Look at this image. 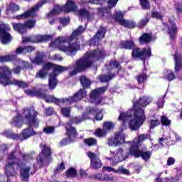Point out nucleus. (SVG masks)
Instances as JSON below:
<instances>
[{"mask_svg": "<svg viewBox=\"0 0 182 182\" xmlns=\"http://www.w3.org/2000/svg\"><path fill=\"white\" fill-rule=\"evenodd\" d=\"M153 100L150 97H142L136 102L134 103V109H129L127 112H120L119 120H122L124 123L130 119L129 127L131 130H137L140 129L146 120L144 109Z\"/></svg>", "mask_w": 182, "mask_h": 182, "instance_id": "nucleus-1", "label": "nucleus"}, {"mask_svg": "<svg viewBox=\"0 0 182 182\" xmlns=\"http://www.w3.org/2000/svg\"><path fill=\"white\" fill-rule=\"evenodd\" d=\"M84 32L85 28L80 26L70 36L58 37L50 45L52 48H58L59 50L69 53L70 56H75L76 52L80 50V39Z\"/></svg>", "mask_w": 182, "mask_h": 182, "instance_id": "nucleus-2", "label": "nucleus"}, {"mask_svg": "<svg viewBox=\"0 0 182 182\" xmlns=\"http://www.w3.org/2000/svg\"><path fill=\"white\" fill-rule=\"evenodd\" d=\"M26 93L28 96L41 97L46 103H54V105H57L58 106H62V105L63 106H68V105H72V103L80 102L82 99H85L87 96V92L84 88L80 89L73 96L68 98H57L55 95H48L46 94V91H43V90L38 87L34 88L33 90H26Z\"/></svg>", "mask_w": 182, "mask_h": 182, "instance_id": "nucleus-3", "label": "nucleus"}, {"mask_svg": "<svg viewBox=\"0 0 182 182\" xmlns=\"http://www.w3.org/2000/svg\"><path fill=\"white\" fill-rule=\"evenodd\" d=\"M105 58H106V50L103 48L87 51L83 57L76 61L75 69L70 73V76H75L77 73L85 72V69L92 68L96 60H102Z\"/></svg>", "mask_w": 182, "mask_h": 182, "instance_id": "nucleus-4", "label": "nucleus"}, {"mask_svg": "<svg viewBox=\"0 0 182 182\" xmlns=\"http://www.w3.org/2000/svg\"><path fill=\"white\" fill-rule=\"evenodd\" d=\"M23 116L24 120H26L27 124H28V127L24 129L20 134V140L21 141L29 139V137H32V136H35L36 132L33 130V127H39L40 123L39 119H38V112L35 110L33 107L24 108L23 109Z\"/></svg>", "mask_w": 182, "mask_h": 182, "instance_id": "nucleus-5", "label": "nucleus"}, {"mask_svg": "<svg viewBox=\"0 0 182 182\" xmlns=\"http://www.w3.org/2000/svg\"><path fill=\"white\" fill-rule=\"evenodd\" d=\"M134 42L133 41H122L120 43L121 49H129V50H133L132 52V59L143 60L144 65L146 63V59L151 56V48L148 47L146 48H134Z\"/></svg>", "mask_w": 182, "mask_h": 182, "instance_id": "nucleus-6", "label": "nucleus"}, {"mask_svg": "<svg viewBox=\"0 0 182 182\" xmlns=\"http://www.w3.org/2000/svg\"><path fill=\"white\" fill-rule=\"evenodd\" d=\"M102 112H103L102 109L89 107L85 109L81 116L73 117L70 120L72 123L75 124H79V123H82V122H85V120H89V119H92V116H95L96 120H102L103 114Z\"/></svg>", "mask_w": 182, "mask_h": 182, "instance_id": "nucleus-7", "label": "nucleus"}, {"mask_svg": "<svg viewBox=\"0 0 182 182\" xmlns=\"http://www.w3.org/2000/svg\"><path fill=\"white\" fill-rule=\"evenodd\" d=\"M105 68L108 70L107 73L106 74H100L98 77L100 82H102V83H109L112 79H114L116 74L114 73H112V69H114V68H116L118 71L121 70L122 65H120V63H119V61L112 60L109 62V65H105Z\"/></svg>", "mask_w": 182, "mask_h": 182, "instance_id": "nucleus-8", "label": "nucleus"}, {"mask_svg": "<svg viewBox=\"0 0 182 182\" xmlns=\"http://www.w3.org/2000/svg\"><path fill=\"white\" fill-rule=\"evenodd\" d=\"M42 149L41 152L36 157V161L38 167L42 168L43 166H48L49 157H50V147L49 146L41 144L40 145Z\"/></svg>", "mask_w": 182, "mask_h": 182, "instance_id": "nucleus-9", "label": "nucleus"}, {"mask_svg": "<svg viewBox=\"0 0 182 182\" xmlns=\"http://www.w3.org/2000/svg\"><path fill=\"white\" fill-rule=\"evenodd\" d=\"M17 167L20 168V178L24 182L29 181L30 176H33L38 171V168L33 164L32 166H26L21 162H17ZM33 167V171H31V168ZM31 171V173H30Z\"/></svg>", "mask_w": 182, "mask_h": 182, "instance_id": "nucleus-10", "label": "nucleus"}, {"mask_svg": "<svg viewBox=\"0 0 182 182\" xmlns=\"http://www.w3.org/2000/svg\"><path fill=\"white\" fill-rule=\"evenodd\" d=\"M131 156L139 158L141 157L144 161H149L151 157V151H142L139 149V144L137 142H132L129 149Z\"/></svg>", "mask_w": 182, "mask_h": 182, "instance_id": "nucleus-11", "label": "nucleus"}, {"mask_svg": "<svg viewBox=\"0 0 182 182\" xmlns=\"http://www.w3.org/2000/svg\"><path fill=\"white\" fill-rule=\"evenodd\" d=\"M12 80V70L6 65L0 67V83L4 86H9Z\"/></svg>", "mask_w": 182, "mask_h": 182, "instance_id": "nucleus-12", "label": "nucleus"}, {"mask_svg": "<svg viewBox=\"0 0 182 182\" xmlns=\"http://www.w3.org/2000/svg\"><path fill=\"white\" fill-rule=\"evenodd\" d=\"M35 25H36V21L35 20H28L23 24L21 23H12L14 31H16V32L21 34L26 33V28L32 29L35 28Z\"/></svg>", "mask_w": 182, "mask_h": 182, "instance_id": "nucleus-13", "label": "nucleus"}, {"mask_svg": "<svg viewBox=\"0 0 182 182\" xmlns=\"http://www.w3.org/2000/svg\"><path fill=\"white\" fill-rule=\"evenodd\" d=\"M53 39V36L52 35H35L30 37H27L23 39V42H31L32 43H39L41 42H48Z\"/></svg>", "mask_w": 182, "mask_h": 182, "instance_id": "nucleus-14", "label": "nucleus"}, {"mask_svg": "<svg viewBox=\"0 0 182 182\" xmlns=\"http://www.w3.org/2000/svg\"><path fill=\"white\" fill-rule=\"evenodd\" d=\"M11 31L9 25L1 24L0 25V38H1V42L3 45H8L12 41V36L8 32Z\"/></svg>", "mask_w": 182, "mask_h": 182, "instance_id": "nucleus-15", "label": "nucleus"}, {"mask_svg": "<svg viewBox=\"0 0 182 182\" xmlns=\"http://www.w3.org/2000/svg\"><path fill=\"white\" fill-rule=\"evenodd\" d=\"M107 90V86L100 87L90 92V99L94 103H100L102 102V93Z\"/></svg>", "mask_w": 182, "mask_h": 182, "instance_id": "nucleus-16", "label": "nucleus"}, {"mask_svg": "<svg viewBox=\"0 0 182 182\" xmlns=\"http://www.w3.org/2000/svg\"><path fill=\"white\" fill-rule=\"evenodd\" d=\"M125 140H126V134L123 133V131H120L115 134L114 138L109 139L108 145L118 146V144H122V143H124Z\"/></svg>", "mask_w": 182, "mask_h": 182, "instance_id": "nucleus-17", "label": "nucleus"}, {"mask_svg": "<svg viewBox=\"0 0 182 182\" xmlns=\"http://www.w3.org/2000/svg\"><path fill=\"white\" fill-rule=\"evenodd\" d=\"M87 156L90 160V167L93 170H99L102 168V161L100 158L93 152H87Z\"/></svg>", "mask_w": 182, "mask_h": 182, "instance_id": "nucleus-18", "label": "nucleus"}, {"mask_svg": "<svg viewBox=\"0 0 182 182\" xmlns=\"http://www.w3.org/2000/svg\"><path fill=\"white\" fill-rule=\"evenodd\" d=\"M46 4V1H43L41 3L37 4L36 6H34L29 11H26L24 14L16 16V19H26V18H29V16H33L35 15V11H38L39 8H42L43 5Z\"/></svg>", "mask_w": 182, "mask_h": 182, "instance_id": "nucleus-19", "label": "nucleus"}, {"mask_svg": "<svg viewBox=\"0 0 182 182\" xmlns=\"http://www.w3.org/2000/svg\"><path fill=\"white\" fill-rule=\"evenodd\" d=\"M114 154V160L116 161V163H120L129 157L130 155V148L129 150L120 148Z\"/></svg>", "mask_w": 182, "mask_h": 182, "instance_id": "nucleus-20", "label": "nucleus"}, {"mask_svg": "<svg viewBox=\"0 0 182 182\" xmlns=\"http://www.w3.org/2000/svg\"><path fill=\"white\" fill-rule=\"evenodd\" d=\"M71 119H73V117L70 119V122L65 124V129L66 130V136L73 141L77 137V131L76 128L72 127V123L73 122H72Z\"/></svg>", "mask_w": 182, "mask_h": 182, "instance_id": "nucleus-21", "label": "nucleus"}, {"mask_svg": "<svg viewBox=\"0 0 182 182\" xmlns=\"http://www.w3.org/2000/svg\"><path fill=\"white\" fill-rule=\"evenodd\" d=\"M80 19H87L88 22H92L95 19V13H90L89 10L82 8L77 11Z\"/></svg>", "mask_w": 182, "mask_h": 182, "instance_id": "nucleus-22", "label": "nucleus"}, {"mask_svg": "<svg viewBox=\"0 0 182 182\" xmlns=\"http://www.w3.org/2000/svg\"><path fill=\"white\" fill-rule=\"evenodd\" d=\"M15 166H18V162L11 161L6 163L4 167V171L7 177H11L16 174V168H15Z\"/></svg>", "mask_w": 182, "mask_h": 182, "instance_id": "nucleus-23", "label": "nucleus"}, {"mask_svg": "<svg viewBox=\"0 0 182 182\" xmlns=\"http://www.w3.org/2000/svg\"><path fill=\"white\" fill-rule=\"evenodd\" d=\"M54 64L52 63H46L43 68L40 70L36 75V77H39L40 79H44V77H46L48 76V73H49V70L50 69H53Z\"/></svg>", "mask_w": 182, "mask_h": 182, "instance_id": "nucleus-24", "label": "nucleus"}, {"mask_svg": "<svg viewBox=\"0 0 182 182\" xmlns=\"http://www.w3.org/2000/svg\"><path fill=\"white\" fill-rule=\"evenodd\" d=\"M105 34L106 31L104 28L99 30L91 39L90 45H95V46H97V45H99V42H100V39H103Z\"/></svg>", "mask_w": 182, "mask_h": 182, "instance_id": "nucleus-25", "label": "nucleus"}, {"mask_svg": "<svg viewBox=\"0 0 182 182\" xmlns=\"http://www.w3.org/2000/svg\"><path fill=\"white\" fill-rule=\"evenodd\" d=\"M23 116V117H22ZM23 119L25 117H23V114H18L16 117H14L12 119L10 122L11 126H14V127H22V125L23 124Z\"/></svg>", "mask_w": 182, "mask_h": 182, "instance_id": "nucleus-26", "label": "nucleus"}, {"mask_svg": "<svg viewBox=\"0 0 182 182\" xmlns=\"http://www.w3.org/2000/svg\"><path fill=\"white\" fill-rule=\"evenodd\" d=\"M173 59L175 60V73H178V72H180V70H181V68H182L181 54H180L177 51H176V53L173 55Z\"/></svg>", "mask_w": 182, "mask_h": 182, "instance_id": "nucleus-27", "label": "nucleus"}, {"mask_svg": "<svg viewBox=\"0 0 182 182\" xmlns=\"http://www.w3.org/2000/svg\"><path fill=\"white\" fill-rule=\"evenodd\" d=\"M77 9V6L75 1L72 0H68L65 6H63V12L65 14H69V12H73Z\"/></svg>", "mask_w": 182, "mask_h": 182, "instance_id": "nucleus-28", "label": "nucleus"}, {"mask_svg": "<svg viewBox=\"0 0 182 182\" xmlns=\"http://www.w3.org/2000/svg\"><path fill=\"white\" fill-rule=\"evenodd\" d=\"M33 50H35L33 46L18 47L16 50V53L17 55H26V53H31Z\"/></svg>", "mask_w": 182, "mask_h": 182, "instance_id": "nucleus-29", "label": "nucleus"}, {"mask_svg": "<svg viewBox=\"0 0 182 182\" xmlns=\"http://www.w3.org/2000/svg\"><path fill=\"white\" fill-rule=\"evenodd\" d=\"M168 33L170 35V38L172 41L176 39V33H177V26L174 23H170L168 25Z\"/></svg>", "mask_w": 182, "mask_h": 182, "instance_id": "nucleus-30", "label": "nucleus"}, {"mask_svg": "<svg viewBox=\"0 0 182 182\" xmlns=\"http://www.w3.org/2000/svg\"><path fill=\"white\" fill-rule=\"evenodd\" d=\"M46 58V55L43 52H37L36 58L33 60V63L36 65H42L44 59Z\"/></svg>", "mask_w": 182, "mask_h": 182, "instance_id": "nucleus-31", "label": "nucleus"}, {"mask_svg": "<svg viewBox=\"0 0 182 182\" xmlns=\"http://www.w3.org/2000/svg\"><path fill=\"white\" fill-rule=\"evenodd\" d=\"M56 75L50 74L48 79V87L50 90H53L58 86V78Z\"/></svg>", "mask_w": 182, "mask_h": 182, "instance_id": "nucleus-32", "label": "nucleus"}, {"mask_svg": "<svg viewBox=\"0 0 182 182\" xmlns=\"http://www.w3.org/2000/svg\"><path fill=\"white\" fill-rule=\"evenodd\" d=\"M53 69V73H51V75H54L57 77L58 75H60V73H63V72H66V70H68V67L54 64Z\"/></svg>", "mask_w": 182, "mask_h": 182, "instance_id": "nucleus-33", "label": "nucleus"}, {"mask_svg": "<svg viewBox=\"0 0 182 182\" xmlns=\"http://www.w3.org/2000/svg\"><path fill=\"white\" fill-rule=\"evenodd\" d=\"M80 81L82 87V89H89V87H90L92 85V82H90V80H89L87 77L84 75L80 77Z\"/></svg>", "mask_w": 182, "mask_h": 182, "instance_id": "nucleus-34", "label": "nucleus"}, {"mask_svg": "<svg viewBox=\"0 0 182 182\" xmlns=\"http://www.w3.org/2000/svg\"><path fill=\"white\" fill-rule=\"evenodd\" d=\"M19 9H21L19 5L16 4L15 3H10L9 4H7L6 14L9 15V12H16L19 11Z\"/></svg>", "mask_w": 182, "mask_h": 182, "instance_id": "nucleus-35", "label": "nucleus"}, {"mask_svg": "<svg viewBox=\"0 0 182 182\" xmlns=\"http://www.w3.org/2000/svg\"><path fill=\"white\" fill-rule=\"evenodd\" d=\"M9 85H14L15 86H18V87H22L23 89H25L26 87H28V86H29V85H28L27 82H26L25 81H22V80H11V81H10Z\"/></svg>", "mask_w": 182, "mask_h": 182, "instance_id": "nucleus-36", "label": "nucleus"}, {"mask_svg": "<svg viewBox=\"0 0 182 182\" xmlns=\"http://www.w3.org/2000/svg\"><path fill=\"white\" fill-rule=\"evenodd\" d=\"M151 41V35L144 33L140 38H139V43L141 45H144L146 43H149V42Z\"/></svg>", "mask_w": 182, "mask_h": 182, "instance_id": "nucleus-37", "label": "nucleus"}, {"mask_svg": "<svg viewBox=\"0 0 182 182\" xmlns=\"http://www.w3.org/2000/svg\"><path fill=\"white\" fill-rule=\"evenodd\" d=\"M16 59V55H6L0 56V63H5L6 62H11Z\"/></svg>", "mask_w": 182, "mask_h": 182, "instance_id": "nucleus-38", "label": "nucleus"}, {"mask_svg": "<svg viewBox=\"0 0 182 182\" xmlns=\"http://www.w3.org/2000/svg\"><path fill=\"white\" fill-rule=\"evenodd\" d=\"M138 83H143L147 80V70H144L142 73H140L136 77Z\"/></svg>", "mask_w": 182, "mask_h": 182, "instance_id": "nucleus-39", "label": "nucleus"}, {"mask_svg": "<svg viewBox=\"0 0 182 182\" xmlns=\"http://www.w3.org/2000/svg\"><path fill=\"white\" fill-rule=\"evenodd\" d=\"M63 6L62 7L59 5H57L54 6L53 10L49 13L48 16L50 18H52V16H54V15H58V14H60V12H63Z\"/></svg>", "mask_w": 182, "mask_h": 182, "instance_id": "nucleus-40", "label": "nucleus"}, {"mask_svg": "<svg viewBox=\"0 0 182 182\" xmlns=\"http://www.w3.org/2000/svg\"><path fill=\"white\" fill-rule=\"evenodd\" d=\"M121 25L125 26V28H129V29H133L136 26V23L132 20H125L121 23Z\"/></svg>", "mask_w": 182, "mask_h": 182, "instance_id": "nucleus-41", "label": "nucleus"}, {"mask_svg": "<svg viewBox=\"0 0 182 182\" xmlns=\"http://www.w3.org/2000/svg\"><path fill=\"white\" fill-rule=\"evenodd\" d=\"M124 15L123 13L121 11H116L115 14L114 16V19L116 22H119V23H121L123 22L124 18H123Z\"/></svg>", "mask_w": 182, "mask_h": 182, "instance_id": "nucleus-42", "label": "nucleus"}, {"mask_svg": "<svg viewBox=\"0 0 182 182\" xmlns=\"http://www.w3.org/2000/svg\"><path fill=\"white\" fill-rule=\"evenodd\" d=\"M77 171H75V168H70L65 172V176L68 178H73L75 176H77Z\"/></svg>", "mask_w": 182, "mask_h": 182, "instance_id": "nucleus-43", "label": "nucleus"}, {"mask_svg": "<svg viewBox=\"0 0 182 182\" xmlns=\"http://www.w3.org/2000/svg\"><path fill=\"white\" fill-rule=\"evenodd\" d=\"M8 150L7 144H1L0 145V161L1 160H4V157H5V154Z\"/></svg>", "mask_w": 182, "mask_h": 182, "instance_id": "nucleus-44", "label": "nucleus"}, {"mask_svg": "<svg viewBox=\"0 0 182 182\" xmlns=\"http://www.w3.org/2000/svg\"><path fill=\"white\" fill-rule=\"evenodd\" d=\"M149 129H154L157 126H160V121L158 119L154 118V119H151L149 121Z\"/></svg>", "mask_w": 182, "mask_h": 182, "instance_id": "nucleus-45", "label": "nucleus"}, {"mask_svg": "<svg viewBox=\"0 0 182 182\" xmlns=\"http://www.w3.org/2000/svg\"><path fill=\"white\" fill-rule=\"evenodd\" d=\"M61 114L64 117H70V107H64L60 109Z\"/></svg>", "mask_w": 182, "mask_h": 182, "instance_id": "nucleus-46", "label": "nucleus"}, {"mask_svg": "<svg viewBox=\"0 0 182 182\" xmlns=\"http://www.w3.org/2000/svg\"><path fill=\"white\" fill-rule=\"evenodd\" d=\"M114 173L117 174H126L127 176H129L130 174V171L129 170L124 168L123 166H119V168L114 171Z\"/></svg>", "mask_w": 182, "mask_h": 182, "instance_id": "nucleus-47", "label": "nucleus"}, {"mask_svg": "<svg viewBox=\"0 0 182 182\" xmlns=\"http://www.w3.org/2000/svg\"><path fill=\"white\" fill-rule=\"evenodd\" d=\"M84 143L87 144V146H95L97 144V140L95 138H88L84 140Z\"/></svg>", "mask_w": 182, "mask_h": 182, "instance_id": "nucleus-48", "label": "nucleus"}, {"mask_svg": "<svg viewBox=\"0 0 182 182\" xmlns=\"http://www.w3.org/2000/svg\"><path fill=\"white\" fill-rule=\"evenodd\" d=\"M113 127H114V124L112 122L107 121L103 124V129L107 132H109V130H112Z\"/></svg>", "mask_w": 182, "mask_h": 182, "instance_id": "nucleus-49", "label": "nucleus"}, {"mask_svg": "<svg viewBox=\"0 0 182 182\" xmlns=\"http://www.w3.org/2000/svg\"><path fill=\"white\" fill-rule=\"evenodd\" d=\"M18 66L22 70V69H26L27 68H29V63L23 60H18Z\"/></svg>", "mask_w": 182, "mask_h": 182, "instance_id": "nucleus-50", "label": "nucleus"}, {"mask_svg": "<svg viewBox=\"0 0 182 182\" xmlns=\"http://www.w3.org/2000/svg\"><path fill=\"white\" fill-rule=\"evenodd\" d=\"M106 134H107V131L104 128L102 129H99L95 132V136H97V137H105Z\"/></svg>", "mask_w": 182, "mask_h": 182, "instance_id": "nucleus-51", "label": "nucleus"}, {"mask_svg": "<svg viewBox=\"0 0 182 182\" xmlns=\"http://www.w3.org/2000/svg\"><path fill=\"white\" fill-rule=\"evenodd\" d=\"M152 18H155L156 19H159V21L163 20V15H161V13L157 11H152L151 13Z\"/></svg>", "mask_w": 182, "mask_h": 182, "instance_id": "nucleus-52", "label": "nucleus"}, {"mask_svg": "<svg viewBox=\"0 0 182 182\" xmlns=\"http://www.w3.org/2000/svg\"><path fill=\"white\" fill-rule=\"evenodd\" d=\"M22 159L24 163H28V161H31V160H33V156L31 154H23Z\"/></svg>", "mask_w": 182, "mask_h": 182, "instance_id": "nucleus-53", "label": "nucleus"}, {"mask_svg": "<svg viewBox=\"0 0 182 182\" xmlns=\"http://www.w3.org/2000/svg\"><path fill=\"white\" fill-rule=\"evenodd\" d=\"M150 139V135L149 134H142L138 136V142L137 144L140 143V141H144V140H149Z\"/></svg>", "mask_w": 182, "mask_h": 182, "instance_id": "nucleus-54", "label": "nucleus"}, {"mask_svg": "<svg viewBox=\"0 0 182 182\" xmlns=\"http://www.w3.org/2000/svg\"><path fill=\"white\" fill-rule=\"evenodd\" d=\"M154 1H156V0H154ZM140 4L143 9H150V1H149V0H140Z\"/></svg>", "mask_w": 182, "mask_h": 182, "instance_id": "nucleus-55", "label": "nucleus"}, {"mask_svg": "<svg viewBox=\"0 0 182 182\" xmlns=\"http://www.w3.org/2000/svg\"><path fill=\"white\" fill-rule=\"evenodd\" d=\"M164 73H168L167 79L169 82H171V80H174L176 79L174 72H173L172 70H166L164 71Z\"/></svg>", "mask_w": 182, "mask_h": 182, "instance_id": "nucleus-56", "label": "nucleus"}, {"mask_svg": "<svg viewBox=\"0 0 182 182\" xmlns=\"http://www.w3.org/2000/svg\"><path fill=\"white\" fill-rule=\"evenodd\" d=\"M72 141H73V139H71L70 138L67 136L66 138L63 139L60 141V146H67V144H70V143H72Z\"/></svg>", "mask_w": 182, "mask_h": 182, "instance_id": "nucleus-57", "label": "nucleus"}, {"mask_svg": "<svg viewBox=\"0 0 182 182\" xmlns=\"http://www.w3.org/2000/svg\"><path fill=\"white\" fill-rule=\"evenodd\" d=\"M149 19L148 18L141 19L138 23V27L141 28H144L149 23Z\"/></svg>", "mask_w": 182, "mask_h": 182, "instance_id": "nucleus-58", "label": "nucleus"}, {"mask_svg": "<svg viewBox=\"0 0 182 182\" xmlns=\"http://www.w3.org/2000/svg\"><path fill=\"white\" fill-rule=\"evenodd\" d=\"M43 132L46 134H53V133H55V127H46L43 129Z\"/></svg>", "mask_w": 182, "mask_h": 182, "instance_id": "nucleus-59", "label": "nucleus"}, {"mask_svg": "<svg viewBox=\"0 0 182 182\" xmlns=\"http://www.w3.org/2000/svg\"><path fill=\"white\" fill-rule=\"evenodd\" d=\"M155 181L156 182H177V178H172L171 179H164L161 178H156Z\"/></svg>", "mask_w": 182, "mask_h": 182, "instance_id": "nucleus-60", "label": "nucleus"}, {"mask_svg": "<svg viewBox=\"0 0 182 182\" xmlns=\"http://www.w3.org/2000/svg\"><path fill=\"white\" fill-rule=\"evenodd\" d=\"M55 113V109L52 107H48L45 108V114L46 116H52Z\"/></svg>", "mask_w": 182, "mask_h": 182, "instance_id": "nucleus-61", "label": "nucleus"}, {"mask_svg": "<svg viewBox=\"0 0 182 182\" xmlns=\"http://www.w3.org/2000/svg\"><path fill=\"white\" fill-rule=\"evenodd\" d=\"M161 123L163 126H170V124H171V121H170L166 117H162Z\"/></svg>", "mask_w": 182, "mask_h": 182, "instance_id": "nucleus-62", "label": "nucleus"}, {"mask_svg": "<svg viewBox=\"0 0 182 182\" xmlns=\"http://www.w3.org/2000/svg\"><path fill=\"white\" fill-rule=\"evenodd\" d=\"M8 160H11V161L16 160V151L14 150L9 154Z\"/></svg>", "mask_w": 182, "mask_h": 182, "instance_id": "nucleus-63", "label": "nucleus"}, {"mask_svg": "<svg viewBox=\"0 0 182 182\" xmlns=\"http://www.w3.org/2000/svg\"><path fill=\"white\" fill-rule=\"evenodd\" d=\"M63 170H65V164L62 162L60 166L55 168L54 173H59V171H63Z\"/></svg>", "mask_w": 182, "mask_h": 182, "instance_id": "nucleus-64", "label": "nucleus"}]
</instances>
